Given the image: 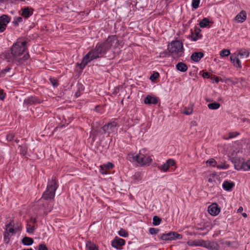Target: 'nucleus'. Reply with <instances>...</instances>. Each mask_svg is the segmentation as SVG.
Instances as JSON below:
<instances>
[{
    "label": "nucleus",
    "instance_id": "obj_1",
    "mask_svg": "<svg viewBox=\"0 0 250 250\" xmlns=\"http://www.w3.org/2000/svg\"><path fill=\"white\" fill-rule=\"evenodd\" d=\"M118 45L119 40L116 35L109 36L106 40L98 42L90 49L78 66L80 69H83L91 61L104 57L112 48H116Z\"/></svg>",
    "mask_w": 250,
    "mask_h": 250
},
{
    "label": "nucleus",
    "instance_id": "obj_2",
    "mask_svg": "<svg viewBox=\"0 0 250 250\" xmlns=\"http://www.w3.org/2000/svg\"><path fill=\"white\" fill-rule=\"evenodd\" d=\"M2 57L7 62L21 65L29 58L28 52L27 42L23 38H18L13 44L10 50L5 51Z\"/></svg>",
    "mask_w": 250,
    "mask_h": 250
},
{
    "label": "nucleus",
    "instance_id": "obj_3",
    "mask_svg": "<svg viewBox=\"0 0 250 250\" xmlns=\"http://www.w3.org/2000/svg\"><path fill=\"white\" fill-rule=\"evenodd\" d=\"M167 50L171 53V57L173 59L177 60L184 55L183 43L179 40L172 41L168 44Z\"/></svg>",
    "mask_w": 250,
    "mask_h": 250
},
{
    "label": "nucleus",
    "instance_id": "obj_4",
    "mask_svg": "<svg viewBox=\"0 0 250 250\" xmlns=\"http://www.w3.org/2000/svg\"><path fill=\"white\" fill-rule=\"evenodd\" d=\"M58 187L59 184L57 180L53 178L51 179H48L46 190L43 192L42 199L45 200L53 199Z\"/></svg>",
    "mask_w": 250,
    "mask_h": 250
},
{
    "label": "nucleus",
    "instance_id": "obj_5",
    "mask_svg": "<svg viewBox=\"0 0 250 250\" xmlns=\"http://www.w3.org/2000/svg\"><path fill=\"white\" fill-rule=\"evenodd\" d=\"M128 159L132 162H136L141 166L149 165L152 161L151 156L148 155H145L139 152L138 154H129L128 155Z\"/></svg>",
    "mask_w": 250,
    "mask_h": 250
},
{
    "label": "nucleus",
    "instance_id": "obj_6",
    "mask_svg": "<svg viewBox=\"0 0 250 250\" xmlns=\"http://www.w3.org/2000/svg\"><path fill=\"white\" fill-rule=\"evenodd\" d=\"M158 237L159 240L163 241H171L175 240H180L182 238V234L175 231H170L168 233H160Z\"/></svg>",
    "mask_w": 250,
    "mask_h": 250
},
{
    "label": "nucleus",
    "instance_id": "obj_7",
    "mask_svg": "<svg viewBox=\"0 0 250 250\" xmlns=\"http://www.w3.org/2000/svg\"><path fill=\"white\" fill-rule=\"evenodd\" d=\"M118 127H119V125L114 120L105 124L101 127V129L103 132L107 133L108 136H109L111 133L117 131Z\"/></svg>",
    "mask_w": 250,
    "mask_h": 250
},
{
    "label": "nucleus",
    "instance_id": "obj_8",
    "mask_svg": "<svg viewBox=\"0 0 250 250\" xmlns=\"http://www.w3.org/2000/svg\"><path fill=\"white\" fill-rule=\"evenodd\" d=\"M234 164L235 169L237 170L246 171L247 161H244L243 159L233 158L231 161Z\"/></svg>",
    "mask_w": 250,
    "mask_h": 250
},
{
    "label": "nucleus",
    "instance_id": "obj_9",
    "mask_svg": "<svg viewBox=\"0 0 250 250\" xmlns=\"http://www.w3.org/2000/svg\"><path fill=\"white\" fill-rule=\"evenodd\" d=\"M125 241L124 239L116 236L111 241V246L117 250L120 249L119 246H123L125 245Z\"/></svg>",
    "mask_w": 250,
    "mask_h": 250
},
{
    "label": "nucleus",
    "instance_id": "obj_10",
    "mask_svg": "<svg viewBox=\"0 0 250 250\" xmlns=\"http://www.w3.org/2000/svg\"><path fill=\"white\" fill-rule=\"evenodd\" d=\"M208 211L212 216H216L220 212V208L217 203H213L208 208Z\"/></svg>",
    "mask_w": 250,
    "mask_h": 250
},
{
    "label": "nucleus",
    "instance_id": "obj_11",
    "mask_svg": "<svg viewBox=\"0 0 250 250\" xmlns=\"http://www.w3.org/2000/svg\"><path fill=\"white\" fill-rule=\"evenodd\" d=\"M42 103V101H41L38 98L35 96H30L29 97L26 99L24 101V104L26 105H31L32 104H40Z\"/></svg>",
    "mask_w": 250,
    "mask_h": 250
},
{
    "label": "nucleus",
    "instance_id": "obj_12",
    "mask_svg": "<svg viewBox=\"0 0 250 250\" xmlns=\"http://www.w3.org/2000/svg\"><path fill=\"white\" fill-rule=\"evenodd\" d=\"M21 16L27 19L33 15L34 9L31 7H25L21 9Z\"/></svg>",
    "mask_w": 250,
    "mask_h": 250
},
{
    "label": "nucleus",
    "instance_id": "obj_13",
    "mask_svg": "<svg viewBox=\"0 0 250 250\" xmlns=\"http://www.w3.org/2000/svg\"><path fill=\"white\" fill-rule=\"evenodd\" d=\"M105 133L103 132L101 128L100 129H95L90 132V138L91 139L92 142L94 143L98 136L103 135Z\"/></svg>",
    "mask_w": 250,
    "mask_h": 250
},
{
    "label": "nucleus",
    "instance_id": "obj_14",
    "mask_svg": "<svg viewBox=\"0 0 250 250\" xmlns=\"http://www.w3.org/2000/svg\"><path fill=\"white\" fill-rule=\"evenodd\" d=\"M201 32V30L199 27L195 26L194 28V33H193V31L191 30V35L190 36L192 41L195 42L201 39L203 36L200 34Z\"/></svg>",
    "mask_w": 250,
    "mask_h": 250
},
{
    "label": "nucleus",
    "instance_id": "obj_15",
    "mask_svg": "<svg viewBox=\"0 0 250 250\" xmlns=\"http://www.w3.org/2000/svg\"><path fill=\"white\" fill-rule=\"evenodd\" d=\"M159 99L156 97L147 95L144 99V103L146 104H156L158 103Z\"/></svg>",
    "mask_w": 250,
    "mask_h": 250
},
{
    "label": "nucleus",
    "instance_id": "obj_16",
    "mask_svg": "<svg viewBox=\"0 0 250 250\" xmlns=\"http://www.w3.org/2000/svg\"><path fill=\"white\" fill-rule=\"evenodd\" d=\"M204 57V54L202 52H194L191 54L190 59L194 62H198Z\"/></svg>",
    "mask_w": 250,
    "mask_h": 250
},
{
    "label": "nucleus",
    "instance_id": "obj_17",
    "mask_svg": "<svg viewBox=\"0 0 250 250\" xmlns=\"http://www.w3.org/2000/svg\"><path fill=\"white\" fill-rule=\"evenodd\" d=\"M204 247L209 250H219L220 248L219 245L215 241L209 242L208 244L205 242Z\"/></svg>",
    "mask_w": 250,
    "mask_h": 250
},
{
    "label": "nucleus",
    "instance_id": "obj_18",
    "mask_svg": "<svg viewBox=\"0 0 250 250\" xmlns=\"http://www.w3.org/2000/svg\"><path fill=\"white\" fill-rule=\"evenodd\" d=\"M230 60L231 62L233 63L234 66L240 68L242 67L241 61L238 58V55L235 54H232L230 57Z\"/></svg>",
    "mask_w": 250,
    "mask_h": 250
},
{
    "label": "nucleus",
    "instance_id": "obj_19",
    "mask_svg": "<svg viewBox=\"0 0 250 250\" xmlns=\"http://www.w3.org/2000/svg\"><path fill=\"white\" fill-rule=\"evenodd\" d=\"M234 186L235 184L233 182H231L228 180L224 181L222 185L223 189L228 191H231L232 188Z\"/></svg>",
    "mask_w": 250,
    "mask_h": 250
},
{
    "label": "nucleus",
    "instance_id": "obj_20",
    "mask_svg": "<svg viewBox=\"0 0 250 250\" xmlns=\"http://www.w3.org/2000/svg\"><path fill=\"white\" fill-rule=\"evenodd\" d=\"M246 18L247 13L244 10H242L235 18V20L240 23H242L245 21Z\"/></svg>",
    "mask_w": 250,
    "mask_h": 250
},
{
    "label": "nucleus",
    "instance_id": "obj_21",
    "mask_svg": "<svg viewBox=\"0 0 250 250\" xmlns=\"http://www.w3.org/2000/svg\"><path fill=\"white\" fill-rule=\"evenodd\" d=\"M206 241L203 240H195L191 242H188V244L189 246L191 247H204V246L205 245Z\"/></svg>",
    "mask_w": 250,
    "mask_h": 250
},
{
    "label": "nucleus",
    "instance_id": "obj_22",
    "mask_svg": "<svg viewBox=\"0 0 250 250\" xmlns=\"http://www.w3.org/2000/svg\"><path fill=\"white\" fill-rule=\"evenodd\" d=\"M176 68L179 71L185 72L188 70V66L185 63L179 62L176 65Z\"/></svg>",
    "mask_w": 250,
    "mask_h": 250
},
{
    "label": "nucleus",
    "instance_id": "obj_23",
    "mask_svg": "<svg viewBox=\"0 0 250 250\" xmlns=\"http://www.w3.org/2000/svg\"><path fill=\"white\" fill-rule=\"evenodd\" d=\"M10 17L7 15H2L0 16V23L7 26L8 23L10 21Z\"/></svg>",
    "mask_w": 250,
    "mask_h": 250
},
{
    "label": "nucleus",
    "instance_id": "obj_24",
    "mask_svg": "<svg viewBox=\"0 0 250 250\" xmlns=\"http://www.w3.org/2000/svg\"><path fill=\"white\" fill-rule=\"evenodd\" d=\"M85 246L88 250H99L98 247L90 240L86 242Z\"/></svg>",
    "mask_w": 250,
    "mask_h": 250
},
{
    "label": "nucleus",
    "instance_id": "obj_25",
    "mask_svg": "<svg viewBox=\"0 0 250 250\" xmlns=\"http://www.w3.org/2000/svg\"><path fill=\"white\" fill-rule=\"evenodd\" d=\"M21 242L25 246H31L33 244L34 240L31 237L25 236L22 238Z\"/></svg>",
    "mask_w": 250,
    "mask_h": 250
},
{
    "label": "nucleus",
    "instance_id": "obj_26",
    "mask_svg": "<svg viewBox=\"0 0 250 250\" xmlns=\"http://www.w3.org/2000/svg\"><path fill=\"white\" fill-rule=\"evenodd\" d=\"M210 22V21L207 18H203L199 23V25L201 28L207 27Z\"/></svg>",
    "mask_w": 250,
    "mask_h": 250
},
{
    "label": "nucleus",
    "instance_id": "obj_27",
    "mask_svg": "<svg viewBox=\"0 0 250 250\" xmlns=\"http://www.w3.org/2000/svg\"><path fill=\"white\" fill-rule=\"evenodd\" d=\"M221 106L220 104L217 102H213L208 104V107L211 110H216L218 109Z\"/></svg>",
    "mask_w": 250,
    "mask_h": 250
},
{
    "label": "nucleus",
    "instance_id": "obj_28",
    "mask_svg": "<svg viewBox=\"0 0 250 250\" xmlns=\"http://www.w3.org/2000/svg\"><path fill=\"white\" fill-rule=\"evenodd\" d=\"M206 164L209 167H217V162L214 159L210 158L207 161Z\"/></svg>",
    "mask_w": 250,
    "mask_h": 250
},
{
    "label": "nucleus",
    "instance_id": "obj_29",
    "mask_svg": "<svg viewBox=\"0 0 250 250\" xmlns=\"http://www.w3.org/2000/svg\"><path fill=\"white\" fill-rule=\"evenodd\" d=\"M229 166L227 164L225 161L221 162L218 165H217V168L219 169H227L229 168Z\"/></svg>",
    "mask_w": 250,
    "mask_h": 250
},
{
    "label": "nucleus",
    "instance_id": "obj_30",
    "mask_svg": "<svg viewBox=\"0 0 250 250\" xmlns=\"http://www.w3.org/2000/svg\"><path fill=\"white\" fill-rule=\"evenodd\" d=\"M218 178V176L217 175L216 172H214L208 176V180L209 183H215V179H217Z\"/></svg>",
    "mask_w": 250,
    "mask_h": 250
},
{
    "label": "nucleus",
    "instance_id": "obj_31",
    "mask_svg": "<svg viewBox=\"0 0 250 250\" xmlns=\"http://www.w3.org/2000/svg\"><path fill=\"white\" fill-rule=\"evenodd\" d=\"M152 220H153V222H152L153 225L154 226H157L161 224V221H162V219L160 217H159V216L155 215L153 217Z\"/></svg>",
    "mask_w": 250,
    "mask_h": 250
},
{
    "label": "nucleus",
    "instance_id": "obj_32",
    "mask_svg": "<svg viewBox=\"0 0 250 250\" xmlns=\"http://www.w3.org/2000/svg\"><path fill=\"white\" fill-rule=\"evenodd\" d=\"M132 179L134 182H139L142 180L141 173L139 172H137L132 176Z\"/></svg>",
    "mask_w": 250,
    "mask_h": 250
},
{
    "label": "nucleus",
    "instance_id": "obj_33",
    "mask_svg": "<svg viewBox=\"0 0 250 250\" xmlns=\"http://www.w3.org/2000/svg\"><path fill=\"white\" fill-rule=\"evenodd\" d=\"M11 70V67L7 66L5 68L1 69L0 71V74L1 78L4 77L5 76L6 74L8 72H9Z\"/></svg>",
    "mask_w": 250,
    "mask_h": 250
},
{
    "label": "nucleus",
    "instance_id": "obj_34",
    "mask_svg": "<svg viewBox=\"0 0 250 250\" xmlns=\"http://www.w3.org/2000/svg\"><path fill=\"white\" fill-rule=\"evenodd\" d=\"M20 150V153L23 155L25 156L27 153V147L25 146H19L18 147Z\"/></svg>",
    "mask_w": 250,
    "mask_h": 250
},
{
    "label": "nucleus",
    "instance_id": "obj_35",
    "mask_svg": "<svg viewBox=\"0 0 250 250\" xmlns=\"http://www.w3.org/2000/svg\"><path fill=\"white\" fill-rule=\"evenodd\" d=\"M23 21V19L21 17H16L14 18L12 23L14 26H17L19 24Z\"/></svg>",
    "mask_w": 250,
    "mask_h": 250
},
{
    "label": "nucleus",
    "instance_id": "obj_36",
    "mask_svg": "<svg viewBox=\"0 0 250 250\" xmlns=\"http://www.w3.org/2000/svg\"><path fill=\"white\" fill-rule=\"evenodd\" d=\"M193 112V107L192 106L190 107H185L183 110V113L187 115H191Z\"/></svg>",
    "mask_w": 250,
    "mask_h": 250
},
{
    "label": "nucleus",
    "instance_id": "obj_37",
    "mask_svg": "<svg viewBox=\"0 0 250 250\" xmlns=\"http://www.w3.org/2000/svg\"><path fill=\"white\" fill-rule=\"evenodd\" d=\"M158 168L163 172H167L169 169V167L167 162L163 164L161 166H159Z\"/></svg>",
    "mask_w": 250,
    "mask_h": 250
},
{
    "label": "nucleus",
    "instance_id": "obj_38",
    "mask_svg": "<svg viewBox=\"0 0 250 250\" xmlns=\"http://www.w3.org/2000/svg\"><path fill=\"white\" fill-rule=\"evenodd\" d=\"M118 234L120 236L124 237H127L128 236L127 231L123 229H121L120 230L118 231Z\"/></svg>",
    "mask_w": 250,
    "mask_h": 250
},
{
    "label": "nucleus",
    "instance_id": "obj_39",
    "mask_svg": "<svg viewBox=\"0 0 250 250\" xmlns=\"http://www.w3.org/2000/svg\"><path fill=\"white\" fill-rule=\"evenodd\" d=\"M49 81L54 87H57L59 85L58 80L54 78H50Z\"/></svg>",
    "mask_w": 250,
    "mask_h": 250
},
{
    "label": "nucleus",
    "instance_id": "obj_40",
    "mask_svg": "<svg viewBox=\"0 0 250 250\" xmlns=\"http://www.w3.org/2000/svg\"><path fill=\"white\" fill-rule=\"evenodd\" d=\"M230 54L229 50L223 49L220 51V55L222 57H227Z\"/></svg>",
    "mask_w": 250,
    "mask_h": 250
},
{
    "label": "nucleus",
    "instance_id": "obj_41",
    "mask_svg": "<svg viewBox=\"0 0 250 250\" xmlns=\"http://www.w3.org/2000/svg\"><path fill=\"white\" fill-rule=\"evenodd\" d=\"M237 55H239L241 58H247L249 56V53L246 51L241 50Z\"/></svg>",
    "mask_w": 250,
    "mask_h": 250
},
{
    "label": "nucleus",
    "instance_id": "obj_42",
    "mask_svg": "<svg viewBox=\"0 0 250 250\" xmlns=\"http://www.w3.org/2000/svg\"><path fill=\"white\" fill-rule=\"evenodd\" d=\"M195 229L197 230H199V231L206 230V232L205 233L202 234L203 235L206 234L209 231V230L208 229V227L207 226H203V227H197L195 228Z\"/></svg>",
    "mask_w": 250,
    "mask_h": 250
},
{
    "label": "nucleus",
    "instance_id": "obj_43",
    "mask_svg": "<svg viewBox=\"0 0 250 250\" xmlns=\"http://www.w3.org/2000/svg\"><path fill=\"white\" fill-rule=\"evenodd\" d=\"M200 0H192V7L194 9H197L199 6Z\"/></svg>",
    "mask_w": 250,
    "mask_h": 250
},
{
    "label": "nucleus",
    "instance_id": "obj_44",
    "mask_svg": "<svg viewBox=\"0 0 250 250\" xmlns=\"http://www.w3.org/2000/svg\"><path fill=\"white\" fill-rule=\"evenodd\" d=\"M160 76L159 73L157 72H154L153 74L150 76V80L154 81L157 79Z\"/></svg>",
    "mask_w": 250,
    "mask_h": 250
},
{
    "label": "nucleus",
    "instance_id": "obj_45",
    "mask_svg": "<svg viewBox=\"0 0 250 250\" xmlns=\"http://www.w3.org/2000/svg\"><path fill=\"white\" fill-rule=\"evenodd\" d=\"M159 231V229L157 228H150L149 229V232L151 235L157 234Z\"/></svg>",
    "mask_w": 250,
    "mask_h": 250
},
{
    "label": "nucleus",
    "instance_id": "obj_46",
    "mask_svg": "<svg viewBox=\"0 0 250 250\" xmlns=\"http://www.w3.org/2000/svg\"><path fill=\"white\" fill-rule=\"evenodd\" d=\"M166 162L168 165L169 168L170 167L174 166L176 164L175 161L174 160L171 159H169L167 160V161Z\"/></svg>",
    "mask_w": 250,
    "mask_h": 250
},
{
    "label": "nucleus",
    "instance_id": "obj_47",
    "mask_svg": "<svg viewBox=\"0 0 250 250\" xmlns=\"http://www.w3.org/2000/svg\"><path fill=\"white\" fill-rule=\"evenodd\" d=\"M103 166L106 168L107 170H109L112 169L114 167V165L113 163L111 162H108L106 164L103 165Z\"/></svg>",
    "mask_w": 250,
    "mask_h": 250
},
{
    "label": "nucleus",
    "instance_id": "obj_48",
    "mask_svg": "<svg viewBox=\"0 0 250 250\" xmlns=\"http://www.w3.org/2000/svg\"><path fill=\"white\" fill-rule=\"evenodd\" d=\"M14 138V135L12 133H9L6 136V139L7 141H12Z\"/></svg>",
    "mask_w": 250,
    "mask_h": 250
},
{
    "label": "nucleus",
    "instance_id": "obj_49",
    "mask_svg": "<svg viewBox=\"0 0 250 250\" xmlns=\"http://www.w3.org/2000/svg\"><path fill=\"white\" fill-rule=\"evenodd\" d=\"M100 172L103 174H107L109 173L108 170L103 166L100 167Z\"/></svg>",
    "mask_w": 250,
    "mask_h": 250
},
{
    "label": "nucleus",
    "instance_id": "obj_50",
    "mask_svg": "<svg viewBox=\"0 0 250 250\" xmlns=\"http://www.w3.org/2000/svg\"><path fill=\"white\" fill-rule=\"evenodd\" d=\"M35 230V228L34 226L31 227L30 225H27V227H26V231L29 233H33Z\"/></svg>",
    "mask_w": 250,
    "mask_h": 250
},
{
    "label": "nucleus",
    "instance_id": "obj_51",
    "mask_svg": "<svg viewBox=\"0 0 250 250\" xmlns=\"http://www.w3.org/2000/svg\"><path fill=\"white\" fill-rule=\"evenodd\" d=\"M15 224L14 223V220H10L9 223L6 225V229L7 230L9 228H14Z\"/></svg>",
    "mask_w": 250,
    "mask_h": 250
},
{
    "label": "nucleus",
    "instance_id": "obj_52",
    "mask_svg": "<svg viewBox=\"0 0 250 250\" xmlns=\"http://www.w3.org/2000/svg\"><path fill=\"white\" fill-rule=\"evenodd\" d=\"M3 235L4 242L6 243H8L10 240L9 234L8 233V232H5Z\"/></svg>",
    "mask_w": 250,
    "mask_h": 250
},
{
    "label": "nucleus",
    "instance_id": "obj_53",
    "mask_svg": "<svg viewBox=\"0 0 250 250\" xmlns=\"http://www.w3.org/2000/svg\"><path fill=\"white\" fill-rule=\"evenodd\" d=\"M210 79L213 81V83H219L220 79L218 77L215 76V75L211 76Z\"/></svg>",
    "mask_w": 250,
    "mask_h": 250
},
{
    "label": "nucleus",
    "instance_id": "obj_54",
    "mask_svg": "<svg viewBox=\"0 0 250 250\" xmlns=\"http://www.w3.org/2000/svg\"><path fill=\"white\" fill-rule=\"evenodd\" d=\"M160 55L161 56L163 57H168L171 56V53L169 52V51H168V52L164 51L163 52H162L161 53Z\"/></svg>",
    "mask_w": 250,
    "mask_h": 250
},
{
    "label": "nucleus",
    "instance_id": "obj_55",
    "mask_svg": "<svg viewBox=\"0 0 250 250\" xmlns=\"http://www.w3.org/2000/svg\"><path fill=\"white\" fill-rule=\"evenodd\" d=\"M6 93L3 90L0 89V100L3 101L5 98Z\"/></svg>",
    "mask_w": 250,
    "mask_h": 250
},
{
    "label": "nucleus",
    "instance_id": "obj_56",
    "mask_svg": "<svg viewBox=\"0 0 250 250\" xmlns=\"http://www.w3.org/2000/svg\"><path fill=\"white\" fill-rule=\"evenodd\" d=\"M38 250H48L45 244H41L39 245Z\"/></svg>",
    "mask_w": 250,
    "mask_h": 250
},
{
    "label": "nucleus",
    "instance_id": "obj_57",
    "mask_svg": "<svg viewBox=\"0 0 250 250\" xmlns=\"http://www.w3.org/2000/svg\"><path fill=\"white\" fill-rule=\"evenodd\" d=\"M239 134V133L237 132L229 133V138H232L235 137Z\"/></svg>",
    "mask_w": 250,
    "mask_h": 250
},
{
    "label": "nucleus",
    "instance_id": "obj_58",
    "mask_svg": "<svg viewBox=\"0 0 250 250\" xmlns=\"http://www.w3.org/2000/svg\"><path fill=\"white\" fill-rule=\"evenodd\" d=\"M52 208H53V207L52 206V205H50L49 207H48L47 208H45L44 211V213L47 214L48 212H50L52 210Z\"/></svg>",
    "mask_w": 250,
    "mask_h": 250
},
{
    "label": "nucleus",
    "instance_id": "obj_59",
    "mask_svg": "<svg viewBox=\"0 0 250 250\" xmlns=\"http://www.w3.org/2000/svg\"><path fill=\"white\" fill-rule=\"evenodd\" d=\"M202 76H203V77L205 78H210V77H211V76H210V74L208 72L203 73Z\"/></svg>",
    "mask_w": 250,
    "mask_h": 250
},
{
    "label": "nucleus",
    "instance_id": "obj_60",
    "mask_svg": "<svg viewBox=\"0 0 250 250\" xmlns=\"http://www.w3.org/2000/svg\"><path fill=\"white\" fill-rule=\"evenodd\" d=\"M6 27L0 23V33L3 32L6 29Z\"/></svg>",
    "mask_w": 250,
    "mask_h": 250
},
{
    "label": "nucleus",
    "instance_id": "obj_61",
    "mask_svg": "<svg viewBox=\"0 0 250 250\" xmlns=\"http://www.w3.org/2000/svg\"><path fill=\"white\" fill-rule=\"evenodd\" d=\"M246 171L250 170V159L247 161Z\"/></svg>",
    "mask_w": 250,
    "mask_h": 250
},
{
    "label": "nucleus",
    "instance_id": "obj_62",
    "mask_svg": "<svg viewBox=\"0 0 250 250\" xmlns=\"http://www.w3.org/2000/svg\"><path fill=\"white\" fill-rule=\"evenodd\" d=\"M77 85H78V90L77 91L80 92L81 91L83 90L84 88L83 87V84H82L81 83H79L77 84Z\"/></svg>",
    "mask_w": 250,
    "mask_h": 250
},
{
    "label": "nucleus",
    "instance_id": "obj_63",
    "mask_svg": "<svg viewBox=\"0 0 250 250\" xmlns=\"http://www.w3.org/2000/svg\"><path fill=\"white\" fill-rule=\"evenodd\" d=\"M8 231V233H12V234H13V233H15V229H14V228H9L7 230Z\"/></svg>",
    "mask_w": 250,
    "mask_h": 250
},
{
    "label": "nucleus",
    "instance_id": "obj_64",
    "mask_svg": "<svg viewBox=\"0 0 250 250\" xmlns=\"http://www.w3.org/2000/svg\"><path fill=\"white\" fill-rule=\"evenodd\" d=\"M75 95L76 97H78L81 95V92L78 91H77Z\"/></svg>",
    "mask_w": 250,
    "mask_h": 250
}]
</instances>
